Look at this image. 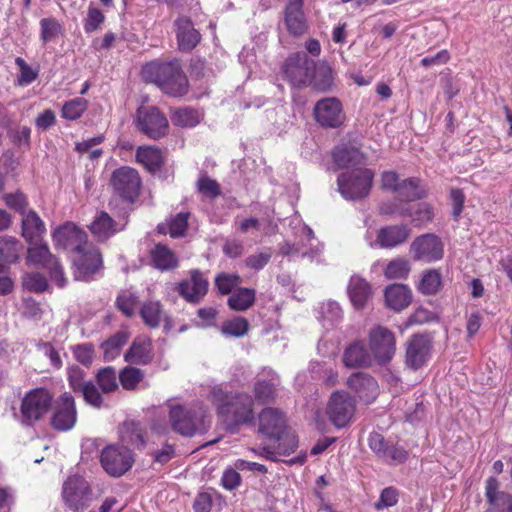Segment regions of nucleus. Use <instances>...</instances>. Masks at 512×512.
<instances>
[{
    "mask_svg": "<svg viewBox=\"0 0 512 512\" xmlns=\"http://www.w3.org/2000/svg\"><path fill=\"white\" fill-rule=\"evenodd\" d=\"M102 265V255L93 246L79 251L73 258L74 277L76 280L89 281Z\"/></svg>",
    "mask_w": 512,
    "mask_h": 512,
    "instance_id": "obj_18",
    "label": "nucleus"
},
{
    "mask_svg": "<svg viewBox=\"0 0 512 512\" xmlns=\"http://www.w3.org/2000/svg\"><path fill=\"white\" fill-rule=\"evenodd\" d=\"M318 319L324 327L329 329L341 322L343 310L338 302L328 300L320 304Z\"/></svg>",
    "mask_w": 512,
    "mask_h": 512,
    "instance_id": "obj_40",
    "label": "nucleus"
},
{
    "mask_svg": "<svg viewBox=\"0 0 512 512\" xmlns=\"http://www.w3.org/2000/svg\"><path fill=\"white\" fill-rule=\"evenodd\" d=\"M347 386L366 404L372 403L378 396L379 385L376 379L365 372H355L349 376Z\"/></svg>",
    "mask_w": 512,
    "mask_h": 512,
    "instance_id": "obj_21",
    "label": "nucleus"
},
{
    "mask_svg": "<svg viewBox=\"0 0 512 512\" xmlns=\"http://www.w3.org/2000/svg\"><path fill=\"white\" fill-rule=\"evenodd\" d=\"M273 442L277 443L275 447L276 454L281 456H289L298 447L297 436L293 432L288 431V428L279 439H274Z\"/></svg>",
    "mask_w": 512,
    "mask_h": 512,
    "instance_id": "obj_56",
    "label": "nucleus"
},
{
    "mask_svg": "<svg viewBox=\"0 0 512 512\" xmlns=\"http://www.w3.org/2000/svg\"><path fill=\"white\" fill-rule=\"evenodd\" d=\"M163 310L158 301L145 302L140 309V316L144 323L150 328H157L160 325Z\"/></svg>",
    "mask_w": 512,
    "mask_h": 512,
    "instance_id": "obj_47",
    "label": "nucleus"
},
{
    "mask_svg": "<svg viewBox=\"0 0 512 512\" xmlns=\"http://www.w3.org/2000/svg\"><path fill=\"white\" fill-rule=\"evenodd\" d=\"M135 161L147 172L155 174L161 171L165 164L164 151L155 145L138 146Z\"/></svg>",
    "mask_w": 512,
    "mask_h": 512,
    "instance_id": "obj_26",
    "label": "nucleus"
},
{
    "mask_svg": "<svg viewBox=\"0 0 512 512\" xmlns=\"http://www.w3.org/2000/svg\"><path fill=\"white\" fill-rule=\"evenodd\" d=\"M255 422L253 399L247 393H226V432L238 433L244 425Z\"/></svg>",
    "mask_w": 512,
    "mask_h": 512,
    "instance_id": "obj_6",
    "label": "nucleus"
},
{
    "mask_svg": "<svg viewBox=\"0 0 512 512\" xmlns=\"http://www.w3.org/2000/svg\"><path fill=\"white\" fill-rule=\"evenodd\" d=\"M374 177L375 172L369 168L343 172L337 178L338 191L345 200H362L369 196Z\"/></svg>",
    "mask_w": 512,
    "mask_h": 512,
    "instance_id": "obj_4",
    "label": "nucleus"
},
{
    "mask_svg": "<svg viewBox=\"0 0 512 512\" xmlns=\"http://www.w3.org/2000/svg\"><path fill=\"white\" fill-rule=\"evenodd\" d=\"M153 358L152 340L146 335L135 337L130 348L124 354V360L135 365H148Z\"/></svg>",
    "mask_w": 512,
    "mask_h": 512,
    "instance_id": "obj_25",
    "label": "nucleus"
},
{
    "mask_svg": "<svg viewBox=\"0 0 512 512\" xmlns=\"http://www.w3.org/2000/svg\"><path fill=\"white\" fill-rule=\"evenodd\" d=\"M23 246L16 238L11 236L0 237V262L14 263L19 259Z\"/></svg>",
    "mask_w": 512,
    "mask_h": 512,
    "instance_id": "obj_44",
    "label": "nucleus"
},
{
    "mask_svg": "<svg viewBox=\"0 0 512 512\" xmlns=\"http://www.w3.org/2000/svg\"><path fill=\"white\" fill-rule=\"evenodd\" d=\"M31 247L27 251V262L42 268L50 267L51 263L55 264V257L51 254L47 244H30Z\"/></svg>",
    "mask_w": 512,
    "mask_h": 512,
    "instance_id": "obj_41",
    "label": "nucleus"
},
{
    "mask_svg": "<svg viewBox=\"0 0 512 512\" xmlns=\"http://www.w3.org/2000/svg\"><path fill=\"white\" fill-rule=\"evenodd\" d=\"M410 233L411 230L406 224L382 227L377 233L375 245L386 249L395 248L405 243Z\"/></svg>",
    "mask_w": 512,
    "mask_h": 512,
    "instance_id": "obj_27",
    "label": "nucleus"
},
{
    "mask_svg": "<svg viewBox=\"0 0 512 512\" xmlns=\"http://www.w3.org/2000/svg\"><path fill=\"white\" fill-rule=\"evenodd\" d=\"M86 373L80 367L73 365L67 369V379L70 388L74 393H79L88 381L85 380Z\"/></svg>",
    "mask_w": 512,
    "mask_h": 512,
    "instance_id": "obj_61",
    "label": "nucleus"
},
{
    "mask_svg": "<svg viewBox=\"0 0 512 512\" xmlns=\"http://www.w3.org/2000/svg\"><path fill=\"white\" fill-rule=\"evenodd\" d=\"M100 461L108 474L119 477L132 467L134 459L129 448L109 445L102 450Z\"/></svg>",
    "mask_w": 512,
    "mask_h": 512,
    "instance_id": "obj_13",
    "label": "nucleus"
},
{
    "mask_svg": "<svg viewBox=\"0 0 512 512\" xmlns=\"http://www.w3.org/2000/svg\"><path fill=\"white\" fill-rule=\"evenodd\" d=\"M15 64L19 69V73L16 79V85L25 87L33 83L39 75V69L32 68L24 58L16 57Z\"/></svg>",
    "mask_w": 512,
    "mask_h": 512,
    "instance_id": "obj_50",
    "label": "nucleus"
},
{
    "mask_svg": "<svg viewBox=\"0 0 512 512\" xmlns=\"http://www.w3.org/2000/svg\"><path fill=\"white\" fill-rule=\"evenodd\" d=\"M255 399L261 404H268L276 398V385L269 380H259L254 384Z\"/></svg>",
    "mask_w": 512,
    "mask_h": 512,
    "instance_id": "obj_55",
    "label": "nucleus"
},
{
    "mask_svg": "<svg viewBox=\"0 0 512 512\" xmlns=\"http://www.w3.org/2000/svg\"><path fill=\"white\" fill-rule=\"evenodd\" d=\"M308 86H311L313 90L321 93L331 91L334 86L332 68L326 64L317 65L315 63V68Z\"/></svg>",
    "mask_w": 512,
    "mask_h": 512,
    "instance_id": "obj_37",
    "label": "nucleus"
},
{
    "mask_svg": "<svg viewBox=\"0 0 512 512\" xmlns=\"http://www.w3.org/2000/svg\"><path fill=\"white\" fill-rule=\"evenodd\" d=\"M371 362L370 354L360 341L351 343L344 350L343 363L347 368L369 367Z\"/></svg>",
    "mask_w": 512,
    "mask_h": 512,
    "instance_id": "obj_35",
    "label": "nucleus"
},
{
    "mask_svg": "<svg viewBox=\"0 0 512 512\" xmlns=\"http://www.w3.org/2000/svg\"><path fill=\"white\" fill-rule=\"evenodd\" d=\"M228 307L237 312L250 309L256 300V290L253 288H236L226 293Z\"/></svg>",
    "mask_w": 512,
    "mask_h": 512,
    "instance_id": "obj_36",
    "label": "nucleus"
},
{
    "mask_svg": "<svg viewBox=\"0 0 512 512\" xmlns=\"http://www.w3.org/2000/svg\"><path fill=\"white\" fill-rule=\"evenodd\" d=\"M410 272L408 261L395 259L389 262L385 269V276L389 279H404Z\"/></svg>",
    "mask_w": 512,
    "mask_h": 512,
    "instance_id": "obj_59",
    "label": "nucleus"
},
{
    "mask_svg": "<svg viewBox=\"0 0 512 512\" xmlns=\"http://www.w3.org/2000/svg\"><path fill=\"white\" fill-rule=\"evenodd\" d=\"M314 68L315 61L309 58L306 53L298 52L286 59L282 70L285 79L293 87L302 88L308 86Z\"/></svg>",
    "mask_w": 512,
    "mask_h": 512,
    "instance_id": "obj_9",
    "label": "nucleus"
},
{
    "mask_svg": "<svg viewBox=\"0 0 512 512\" xmlns=\"http://www.w3.org/2000/svg\"><path fill=\"white\" fill-rule=\"evenodd\" d=\"M395 194L405 201L420 200L427 195L426 191L420 185V179L417 177L401 180Z\"/></svg>",
    "mask_w": 512,
    "mask_h": 512,
    "instance_id": "obj_39",
    "label": "nucleus"
},
{
    "mask_svg": "<svg viewBox=\"0 0 512 512\" xmlns=\"http://www.w3.org/2000/svg\"><path fill=\"white\" fill-rule=\"evenodd\" d=\"M142 76L146 82L155 84L164 94L182 98L189 91V80L183 71L181 61H152L142 69Z\"/></svg>",
    "mask_w": 512,
    "mask_h": 512,
    "instance_id": "obj_1",
    "label": "nucleus"
},
{
    "mask_svg": "<svg viewBox=\"0 0 512 512\" xmlns=\"http://www.w3.org/2000/svg\"><path fill=\"white\" fill-rule=\"evenodd\" d=\"M63 32L61 23L53 17L40 20V39L43 43L55 40Z\"/></svg>",
    "mask_w": 512,
    "mask_h": 512,
    "instance_id": "obj_51",
    "label": "nucleus"
},
{
    "mask_svg": "<svg viewBox=\"0 0 512 512\" xmlns=\"http://www.w3.org/2000/svg\"><path fill=\"white\" fill-rule=\"evenodd\" d=\"M88 105V100L82 97L68 100L62 106L61 117L69 121L78 120L86 112Z\"/></svg>",
    "mask_w": 512,
    "mask_h": 512,
    "instance_id": "obj_46",
    "label": "nucleus"
},
{
    "mask_svg": "<svg viewBox=\"0 0 512 512\" xmlns=\"http://www.w3.org/2000/svg\"><path fill=\"white\" fill-rule=\"evenodd\" d=\"M250 323L244 316L226 317V336L241 338L248 334Z\"/></svg>",
    "mask_w": 512,
    "mask_h": 512,
    "instance_id": "obj_49",
    "label": "nucleus"
},
{
    "mask_svg": "<svg viewBox=\"0 0 512 512\" xmlns=\"http://www.w3.org/2000/svg\"><path fill=\"white\" fill-rule=\"evenodd\" d=\"M351 304L356 309H362L371 297V285L362 277L353 275L347 286Z\"/></svg>",
    "mask_w": 512,
    "mask_h": 512,
    "instance_id": "obj_31",
    "label": "nucleus"
},
{
    "mask_svg": "<svg viewBox=\"0 0 512 512\" xmlns=\"http://www.w3.org/2000/svg\"><path fill=\"white\" fill-rule=\"evenodd\" d=\"M197 191L202 198L213 200L221 195L220 184L206 174L199 177L196 183Z\"/></svg>",
    "mask_w": 512,
    "mask_h": 512,
    "instance_id": "obj_54",
    "label": "nucleus"
},
{
    "mask_svg": "<svg viewBox=\"0 0 512 512\" xmlns=\"http://www.w3.org/2000/svg\"><path fill=\"white\" fill-rule=\"evenodd\" d=\"M50 424L56 431L71 430L77 422V408L75 399L69 392L61 394L52 405Z\"/></svg>",
    "mask_w": 512,
    "mask_h": 512,
    "instance_id": "obj_11",
    "label": "nucleus"
},
{
    "mask_svg": "<svg viewBox=\"0 0 512 512\" xmlns=\"http://www.w3.org/2000/svg\"><path fill=\"white\" fill-rule=\"evenodd\" d=\"M109 186L112 191L110 208H113L114 200H119L126 206H133L141 196L143 180L137 169L121 166L111 173Z\"/></svg>",
    "mask_w": 512,
    "mask_h": 512,
    "instance_id": "obj_2",
    "label": "nucleus"
},
{
    "mask_svg": "<svg viewBox=\"0 0 512 512\" xmlns=\"http://www.w3.org/2000/svg\"><path fill=\"white\" fill-rule=\"evenodd\" d=\"M333 163L341 169L355 168L365 162V155L353 146H337L332 151Z\"/></svg>",
    "mask_w": 512,
    "mask_h": 512,
    "instance_id": "obj_30",
    "label": "nucleus"
},
{
    "mask_svg": "<svg viewBox=\"0 0 512 512\" xmlns=\"http://www.w3.org/2000/svg\"><path fill=\"white\" fill-rule=\"evenodd\" d=\"M79 393L82 394L84 401L88 405L98 409L102 407L103 397L101 392L91 380L87 382L83 390H81Z\"/></svg>",
    "mask_w": 512,
    "mask_h": 512,
    "instance_id": "obj_64",
    "label": "nucleus"
},
{
    "mask_svg": "<svg viewBox=\"0 0 512 512\" xmlns=\"http://www.w3.org/2000/svg\"><path fill=\"white\" fill-rule=\"evenodd\" d=\"M52 405L53 395L48 389L38 387L29 390L21 400V423L26 426H34L45 418L52 409Z\"/></svg>",
    "mask_w": 512,
    "mask_h": 512,
    "instance_id": "obj_5",
    "label": "nucleus"
},
{
    "mask_svg": "<svg viewBox=\"0 0 512 512\" xmlns=\"http://www.w3.org/2000/svg\"><path fill=\"white\" fill-rule=\"evenodd\" d=\"M284 23L288 32L299 37L308 30V23L303 11V0H291L284 8Z\"/></svg>",
    "mask_w": 512,
    "mask_h": 512,
    "instance_id": "obj_23",
    "label": "nucleus"
},
{
    "mask_svg": "<svg viewBox=\"0 0 512 512\" xmlns=\"http://www.w3.org/2000/svg\"><path fill=\"white\" fill-rule=\"evenodd\" d=\"M369 347L379 362L390 361L396 349L394 334L382 326L372 329L369 333Z\"/></svg>",
    "mask_w": 512,
    "mask_h": 512,
    "instance_id": "obj_20",
    "label": "nucleus"
},
{
    "mask_svg": "<svg viewBox=\"0 0 512 512\" xmlns=\"http://www.w3.org/2000/svg\"><path fill=\"white\" fill-rule=\"evenodd\" d=\"M205 410L202 406L169 405L168 420L171 429L185 437H192L197 432L206 430Z\"/></svg>",
    "mask_w": 512,
    "mask_h": 512,
    "instance_id": "obj_3",
    "label": "nucleus"
},
{
    "mask_svg": "<svg viewBox=\"0 0 512 512\" xmlns=\"http://www.w3.org/2000/svg\"><path fill=\"white\" fill-rule=\"evenodd\" d=\"M356 411V400L346 391H335L331 394L327 404V415L337 428L346 427L352 420Z\"/></svg>",
    "mask_w": 512,
    "mask_h": 512,
    "instance_id": "obj_10",
    "label": "nucleus"
},
{
    "mask_svg": "<svg viewBox=\"0 0 512 512\" xmlns=\"http://www.w3.org/2000/svg\"><path fill=\"white\" fill-rule=\"evenodd\" d=\"M442 287V276L439 270L431 269L423 273L418 290L423 295H436Z\"/></svg>",
    "mask_w": 512,
    "mask_h": 512,
    "instance_id": "obj_45",
    "label": "nucleus"
},
{
    "mask_svg": "<svg viewBox=\"0 0 512 512\" xmlns=\"http://www.w3.org/2000/svg\"><path fill=\"white\" fill-rule=\"evenodd\" d=\"M432 338L428 334H413L406 342L405 364L416 371L431 358Z\"/></svg>",
    "mask_w": 512,
    "mask_h": 512,
    "instance_id": "obj_14",
    "label": "nucleus"
},
{
    "mask_svg": "<svg viewBox=\"0 0 512 512\" xmlns=\"http://www.w3.org/2000/svg\"><path fill=\"white\" fill-rule=\"evenodd\" d=\"M399 500V491L397 488L393 486H389L384 488L381 493L378 501L374 504L376 510L380 511L385 508L393 507L398 503Z\"/></svg>",
    "mask_w": 512,
    "mask_h": 512,
    "instance_id": "obj_62",
    "label": "nucleus"
},
{
    "mask_svg": "<svg viewBox=\"0 0 512 512\" xmlns=\"http://www.w3.org/2000/svg\"><path fill=\"white\" fill-rule=\"evenodd\" d=\"M174 31L181 52H190L200 43L201 34L187 16L178 17L174 21Z\"/></svg>",
    "mask_w": 512,
    "mask_h": 512,
    "instance_id": "obj_22",
    "label": "nucleus"
},
{
    "mask_svg": "<svg viewBox=\"0 0 512 512\" xmlns=\"http://www.w3.org/2000/svg\"><path fill=\"white\" fill-rule=\"evenodd\" d=\"M405 217L411 219L414 227H423L430 223L434 218L433 207L427 202H420L406 207V211L401 212Z\"/></svg>",
    "mask_w": 512,
    "mask_h": 512,
    "instance_id": "obj_38",
    "label": "nucleus"
},
{
    "mask_svg": "<svg viewBox=\"0 0 512 512\" xmlns=\"http://www.w3.org/2000/svg\"><path fill=\"white\" fill-rule=\"evenodd\" d=\"M74 358L84 365L85 367H90L94 356H95V348L92 343H83L78 344L72 348Z\"/></svg>",
    "mask_w": 512,
    "mask_h": 512,
    "instance_id": "obj_60",
    "label": "nucleus"
},
{
    "mask_svg": "<svg viewBox=\"0 0 512 512\" xmlns=\"http://www.w3.org/2000/svg\"><path fill=\"white\" fill-rule=\"evenodd\" d=\"M92 495L89 483L79 475L68 477L62 487L64 503L74 512L87 509L92 501Z\"/></svg>",
    "mask_w": 512,
    "mask_h": 512,
    "instance_id": "obj_8",
    "label": "nucleus"
},
{
    "mask_svg": "<svg viewBox=\"0 0 512 512\" xmlns=\"http://www.w3.org/2000/svg\"><path fill=\"white\" fill-rule=\"evenodd\" d=\"M88 228L92 235L100 241H106L123 229L119 227L118 223L105 211L97 213Z\"/></svg>",
    "mask_w": 512,
    "mask_h": 512,
    "instance_id": "obj_29",
    "label": "nucleus"
},
{
    "mask_svg": "<svg viewBox=\"0 0 512 512\" xmlns=\"http://www.w3.org/2000/svg\"><path fill=\"white\" fill-rule=\"evenodd\" d=\"M129 340V333L127 331H118L110 336L106 341L101 344L105 360L115 359L122 349V347Z\"/></svg>",
    "mask_w": 512,
    "mask_h": 512,
    "instance_id": "obj_43",
    "label": "nucleus"
},
{
    "mask_svg": "<svg viewBox=\"0 0 512 512\" xmlns=\"http://www.w3.org/2000/svg\"><path fill=\"white\" fill-rule=\"evenodd\" d=\"M319 252H320V250L318 248L307 249L304 247L303 244L290 243L288 241L284 242L280 246V254L284 257H289V258H293V257L314 258L315 256H317L319 254Z\"/></svg>",
    "mask_w": 512,
    "mask_h": 512,
    "instance_id": "obj_52",
    "label": "nucleus"
},
{
    "mask_svg": "<svg viewBox=\"0 0 512 512\" xmlns=\"http://www.w3.org/2000/svg\"><path fill=\"white\" fill-rule=\"evenodd\" d=\"M53 241L56 247L70 250L75 254L90 246L84 230L73 222H66L53 232Z\"/></svg>",
    "mask_w": 512,
    "mask_h": 512,
    "instance_id": "obj_16",
    "label": "nucleus"
},
{
    "mask_svg": "<svg viewBox=\"0 0 512 512\" xmlns=\"http://www.w3.org/2000/svg\"><path fill=\"white\" fill-rule=\"evenodd\" d=\"M120 439L123 444L143 449L146 445V430L139 422L127 420L119 427Z\"/></svg>",
    "mask_w": 512,
    "mask_h": 512,
    "instance_id": "obj_34",
    "label": "nucleus"
},
{
    "mask_svg": "<svg viewBox=\"0 0 512 512\" xmlns=\"http://www.w3.org/2000/svg\"><path fill=\"white\" fill-rule=\"evenodd\" d=\"M316 122L324 128H339L346 119L341 101L336 97L318 100L313 108Z\"/></svg>",
    "mask_w": 512,
    "mask_h": 512,
    "instance_id": "obj_12",
    "label": "nucleus"
},
{
    "mask_svg": "<svg viewBox=\"0 0 512 512\" xmlns=\"http://www.w3.org/2000/svg\"><path fill=\"white\" fill-rule=\"evenodd\" d=\"M387 306L395 311L407 308L412 301V293L407 285L392 284L384 292Z\"/></svg>",
    "mask_w": 512,
    "mask_h": 512,
    "instance_id": "obj_32",
    "label": "nucleus"
},
{
    "mask_svg": "<svg viewBox=\"0 0 512 512\" xmlns=\"http://www.w3.org/2000/svg\"><path fill=\"white\" fill-rule=\"evenodd\" d=\"M138 302V297L135 294L122 291L115 300V306L126 317H132L135 314Z\"/></svg>",
    "mask_w": 512,
    "mask_h": 512,
    "instance_id": "obj_57",
    "label": "nucleus"
},
{
    "mask_svg": "<svg viewBox=\"0 0 512 512\" xmlns=\"http://www.w3.org/2000/svg\"><path fill=\"white\" fill-rule=\"evenodd\" d=\"M209 282L204 274L193 269L189 272V277L175 284L174 290L188 303H199L208 292Z\"/></svg>",
    "mask_w": 512,
    "mask_h": 512,
    "instance_id": "obj_17",
    "label": "nucleus"
},
{
    "mask_svg": "<svg viewBox=\"0 0 512 512\" xmlns=\"http://www.w3.org/2000/svg\"><path fill=\"white\" fill-rule=\"evenodd\" d=\"M189 213L180 212L167 222V231L172 238L183 236L188 227Z\"/></svg>",
    "mask_w": 512,
    "mask_h": 512,
    "instance_id": "obj_58",
    "label": "nucleus"
},
{
    "mask_svg": "<svg viewBox=\"0 0 512 512\" xmlns=\"http://www.w3.org/2000/svg\"><path fill=\"white\" fill-rule=\"evenodd\" d=\"M151 265L160 271L174 270L179 266L176 253L167 245L157 243L149 252Z\"/></svg>",
    "mask_w": 512,
    "mask_h": 512,
    "instance_id": "obj_28",
    "label": "nucleus"
},
{
    "mask_svg": "<svg viewBox=\"0 0 512 512\" xmlns=\"http://www.w3.org/2000/svg\"><path fill=\"white\" fill-rule=\"evenodd\" d=\"M96 382L102 393H111L118 388L116 370L113 367L100 369L96 374Z\"/></svg>",
    "mask_w": 512,
    "mask_h": 512,
    "instance_id": "obj_53",
    "label": "nucleus"
},
{
    "mask_svg": "<svg viewBox=\"0 0 512 512\" xmlns=\"http://www.w3.org/2000/svg\"><path fill=\"white\" fill-rule=\"evenodd\" d=\"M136 129L151 140H159L169 133V121L166 115L157 107L141 105L134 116Z\"/></svg>",
    "mask_w": 512,
    "mask_h": 512,
    "instance_id": "obj_7",
    "label": "nucleus"
},
{
    "mask_svg": "<svg viewBox=\"0 0 512 512\" xmlns=\"http://www.w3.org/2000/svg\"><path fill=\"white\" fill-rule=\"evenodd\" d=\"M45 232V224L34 210H30L24 215L22 219V236L29 244L41 242Z\"/></svg>",
    "mask_w": 512,
    "mask_h": 512,
    "instance_id": "obj_33",
    "label": "nucleus"
},
{
    "mask_svg": "<svg viewBox=\"0 0 512 512\" xmlns=\"http://www.w3.org/2000/svg\"><path fill=\"white\" fill-rule=\"evenodd\" d=\"M104 21L105 16L103 12L99 8L90 6L83 24L85 32L92 33L98 30Z\"/></svg>",
    "mask_w": 512,
    "mask_h": 512,
    "instance_id": "obj_63",
    "label": "nucleus"
},
{
    "mask_svg": "<svg viewBox=\"0 0 512 512\" xmlns=\"http://www.w3.org/2000/svg\"><path fill=\"white\" fill-rule=\"evenodd\" d=\"M287 429V420L277 408H264L258 415V432L266 439H279Z\"/></svg>",
    "mask_w": 512,
    "mask_h": 512,
    "instance_id": "obj_19",
    "label": "nucleus"
},
{
    "mask_svg": "<svg viewBox=\"0 0 512 512\" xmlns=\"http://www.w3.org/2000/svg\"><path fill=\"white\" fill-rule=\"evenodd\" d=\"M173 125L181 128H192L200 122L199 112L191 107H180L171 111Z\"/></svg>",
    "mask_w": 512,
    "mask_h": 512,
    "instance_id": "obj_42",
    "label": "nucleus"
},
{
    "mask_svg": "<svg viewBox=\"0 0 512 512\" xmlns=\"http://www.w3.org/2000/svg\"><path fill=\"white\" fill-rule=\"evenodd\" d=\"M144 377V372L134 366H126L119 372V382L125 390L136 389Z\"/></svg>",
    "mask_w": 512,
    "mask_h": 512,
    "instance_id": "obj_48",
    "label": "nucleus"
},
{
    "mask_svg": "<svg viewBox=\"0 0 512 512\" xmlns=\"http://www.w3.org/2000/svg\"><path fill=\"white\" fill-rule=\"evenodd\" d=\"M485 496L489 504L486 512H512V496L499 490V481L495 477L486 480Z\"/></svg>",
    "mask_w": 512,
    "mask_h": 512,
    "instance_id": "obj_24",
    "label": "nucleus"
},
{
    "mask_svg": "<svg viewBox=\"0 0 512 512\" xmlns=\"http://www.w3.org/2000/svg\"><path fill=\"white\" fill-rule=\"evenodd\" d=\"M410 250L415 260L426 263L437 262L444 256V243L438 235L426 233L413 240Z\"/></svg>",
    "mask_w": 512,
    "mask_h": 512,
    "instance_id": "obj_15",
    "label": "nucleus"
}]
</instances>
